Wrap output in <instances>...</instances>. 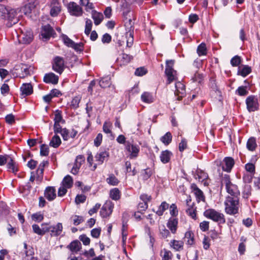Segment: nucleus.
Segmentation results:
<instances>
[{"mask_svg":"<svg viewBox=\"0 0 260 260\" xmlns=\"http://www.w3.org/2000/svg\"><path fill=\"white\" fill-rule=\"evenodd\" d=\"M225 212L230 215H236L239 213L240 203L239 198L228 196L224 201Z\"/></svg>","mask_w":260,"mask_h":260,"instance_id":"1","label":"nucleus"},{"mask_svg":"<svg viewBox=\"0 0 260 260\" xmlns=\"http://www.w3.org/2000/svg\"><path fill=\"white\" fill-rule=\"evenodd\" d=\"M221 186H225V189L228 193L233 196V198H238L240 195V191L238 186L232 183L230 177L229 175H224L221 178Z\"/></svg>","mask_w":260,"mask_h":260,"instance_id":"2","label":"nucleus"},{"mask_svg":"<svg viewBox=\"0 0 260 260\" xmlns=\"http://www.w3.org/2000/svg\"><path fill=\"white\" fill-rule=\"evenodd\" d=\"M175 60L173 59L166 60L165 75L167 78V84H169L177 79V72L174 69Z\"/></svg>","mask_w":260,"mask_h":260,"instance_id":"3","label":"nucleus"},{"mask_svg":"<svg viewBox=\"0 0 260 260\" xmlns=\"http://www.w3.org/2000/svg\"><path fill=\"white\" fill-rule=\"evenodd\" d=\"M204 215L207 218L220 224L225 222V218L223 213L216 211L214 209H208L205 211Z\"/></svg>","mask_w":260,"mask_h":260,"instance_id":"4","label":"nucleus"},{"mask_svg":"<svg viewBox=\"0 0 260 260\" xmlns=\"http://www.w3.org/2000/svg\"><path fill=\"white\" fill-rule=\"evenodd\" d=\"M124 149L128 154V157L130 159H135L139 156L140 153V146L132 141H127Z\"/></svg>","mask_w":260,"mask_h":260,"instance_id":"5","label":"nucleus"},{"mask_svg":"<svg viewBox=\"0 0 260 260\" xmlns=\"http://www.w3.org/2000/svg\"><path fill=\"white\" fill-rule=\"evenodd\" d=\"M247 110L249 112L257 111L259 109V103L257 98L254 95L248 96L246 100Z\"/></svg>","mask_w":260,"mask_h":260,"instance_id":"6","label":"nucleus"},{"mask_svg":"<svg viewBox=\"0 0 260 260\" xmlns=\"http://www.w3.org/2000/svg\"><path fill=\"white\" fill-rule=\"evenodd\" d=\"M186 209L185 210L186 213L188 216L193 220L197 219V207L193 202H192L190 196L187 197L186 200Z\"/></svg>","mask_w":260,"mask_h":260,"instance_id":"7","label":"nucleus"},{"mask_svg":"<svg viewBox=\"0 0 260 260\" xmlns=\"http://www.w3.org/2000/svg\"><path fill=\"white\" fill-rule=\"evenodd\" d=\"M47 233H49L51 237H57L61 235L63 230L61 223L58 222L56 225H51L50 222H47Z\"/></svg>","mask_w":260,"mask_h":260,"instance_id":"8","label":"nucleus"},{"mask_svg":"<svg viewBox=\"0 0 260 260\" xmlns=\"http://www.w3.org/2000/svg\"><path fill=\"white\" fill-rule=\"evenodd\" d=\"M52 69L60 75L64 69V59L60 56H56L54 58L52 63Z\"/></svg>","mask_w":260,"mask_h":260,"instance_id":"9","label":"nucleus"},{"mask_svg":"<svg viewBox=\"0 0 260 260\" xmlns=\"http://www.w3.org/2000/svg\"><path fill=\"white\" fill-rule=\"evenodd\" d=\"M114 204L111 201H106L102 206L100 211V215L102 218L109 217L113 212Z\"/></svg>","mask_w":260,"mask_h":260,"instance_id":"10","label":"nucleus"},{"mask_svg":"<svg viewBox=\"0 0 260 260\" xmlns=\"http://www.w3.org/2000/svg\"><path fill=\"white\" fill-rule=\"evenodd\" d=\"M68 9L72 16L79 17L83 14L82 8L75 2H70L68 5Z\"/></svg>","mask_w":260,"mask_h":260,"instance_id":"11","label":"nucleus"},{"mask_svg":"<svg viewBox=\"0 0 260 260\" xmlns=\"http://www.w3.org/2000/svg\"><path fill=\"white\" fill-rule=\"evenodd\" d=\"M0 11H2V16L3 18L6 19L7 18L10 21H11V23L9 25L7 24L8 26H12V24H15L17 21V19L15 18L14 17H11V15L13 14V11H9L4 6H0Z\"/></svg>","mask_w":260,"mask_h":260,"instance_id":"12","label":"nucleus"},{"mask_svg":"<svg viewBox=\"0 0 260 260\" xmlns=\"http://www.w3.org/2000/svg\"><path fill=\"white\" fill-rule=\"evenodd\" d=\"M50 7V14L52 17H56L61 12V6L59 0H51Z\"/></svg>","mask_w":260,"mask_h":260,"instance_id":"13","label":"nucleus"},{"mask_svg":"<svg viewBox=\"0 0 260 260\" xmlns=\"http://www.w3.org/2000/svg\"><path fill=\"white\" fill-rule=\"evenodd\" d=\"M109 157L108 149H101L95 156V160L99 165L102 164L104 161L108 160Z\"/></svg>","mask_w":260,"mask_h":260,"instance_id":"14","label":"nucleus"},{"mask_svg":"<svg viewBox=\"0 0 260 260\" xmlns=\"http://www.w3.org/2000/svg\"><path fill=\"white\" fill-rule=\"evenodd\" d=\"M175 94L177 96L178 100H182L185 95V85L181 82H177L175 83Z\"/></svg>","mask_w":260,"mask_h":260,"instance_id":"15","label":"nucleus"},{"mask_svg":"<svg viewBox=\"0 0 260 260\" xmlns=\"http://www.w3.org/2000/svg\"><path fill=\"white\" fill-rule=\"evenodd\" d=\"M191 189L193 192L197 201L199 203L201 201L205 202V197L203 192L197 186L195 183L191 184Z\"/></svg>","mask_w":260,"mask_h":260,"instance_id":"16","label":"nucleus"},{"mask_svg":"<svg viewBox=\"0 0 260 260\" xmlns=\"http://www.w3.org/2000/svg\"><path fill=\"white\" fill-rule=\"evenodd\" d=\"M46 225H47V222L42 223L41 224V227L37 224H34L32 225V231L38 235L43 236L47 233V229Z\"/></svg>","mask_w":260,"mask_h":260,"instance_id":"17","label":"nucleus"},{"mask_svg":"<svg viewBox=\"0 0 260 260\" xmlns=\"http://www.w3.org/2000/svg\"><path fill=\"white\" fill-rule=\"evenodd\" d=\"M59 77L53 73L46 74L43 78V81L46 83L52 84L54 85L58 83Z\"/></svg>","mask_w":260,"mask_h":260,"instance_id":"18","label":"nucleus"},{"mask_svg":"<svg viewBox=\"0 0 260 260\" xmlns=\"http://www.w3.org/2000/svg\"><path fill=\"white\" fill-rule=\"evenodd\" d=\"M178 224V219L176 217H170L167 223V226L170 230L171 232L175 234L176 233Z\"/></svg>","mask_w":260,"mask_h":260,"instance_id":"19","label":"nucleus"},{"mask_svg":"<svg viewBox=\"0 0 260 260\" xmlns=\"http://www.w3.org/2000/svg\"><path fill=\"white\" fill-rule=\"evenodd\" d=\"M235 164L234 159L231 157H226L223 159L222 170L227 172H231Z\"/></svg>","mask_w":260,"mask_h":260,"instance_id":"20","label":"nucleus"},{"mask_svg":"<svg viewBox=\"0 0 260 260\" xmlns=\"http://www.w3.org/2000/svg\"><path fill=\"white\" fill-rule=\"evenodd\" d=\"M133 59V56L125 53H122L117 59V62L120 66H125Z\"/></svg>","mask_w":260,"mask_h":260,"instance_id":"21","label":"nucleus"},{"mask_svg":"<svg viewBox=\"0 0 260 260\" xmlns=\"http://www.w3.org/2000/svg\"><path fill=\"white\" fill-rule=\"evenodd\" d=\"M72 253V254L77 253L82 248V245L80 242L78 240H74L67 247Z\"/></svg>","mask_w":260,"mask_h":260,"instance_id":"22","label":"nucleus"},{"mask_svg":"<svg viewBox=\"0 0 260 260\" xmlns=\"http://www.w3.org/2000/svg\"><path fill=\"white\" fill-rule=\"evenodd\" d=\"M184 238L186 245L189 247H191L195 244L194 235L191 231L188 230L186 232Z\"/></svg>","mask_w":260,"mask_h":260,"instance_id":"23","label":"nucleus"},{"mask_svg":"<svg viewBox=\"0 0 260 260\" xmlns=\"http://www.w3.org/2000/svg\"><path fill=\"white\" fill-rule=\"evenodd\" d=\"M44 196L49 201L54 200L56 197L54 187L52 186L46 187L44 192Z\"/></svg>","mask_w":260,"mask_h":260,"instance_id":"24","label":"nucleus"},{"mask_svg":"<svg viewBox=\"0 0 260 260\" xmlns=\"http://www.w3.org/2000/svg\"><path fill=\"white\" fill-rule=\"evenodd\" d=\"M21 94L24 96L30 95L33 92V88L30 83H23L20 87Z\"/></svg>","mask_w":260,"mask_h":260,"instance_id":"25","label":"nucleus"},{"mask_svg":"<svg viewBox=\"0 0 260 260\" xmlns=\"http://www.w3.org/2000/svg\"><path fill=\"white\" fill-rule=\"evenodd\" d=\"M171 248L176 251H180L183 249L184 242L182 240H172L170 243Z\"/></svg>","mask_w":260,"mask_h":260,"instance_id":"26","label":"nucleus"},{"mask_svg":"<svg viewBox=\"0 0 260 260\" xmlns=\"http://www.w3.org/2000/svg\"><path fill=\"white\" fill-rule=\"evenodd\" d=\"M194 177L196 179H198L199 181L204 182L205 185H206L207 179L208 178V175L206 172L201 170L198 169L196 172Z\"/></svg>","mask_w":260,"mask_h":260,"instance_id":"27","label":"nucleus"},{"mask_svg":"<svg viewBox=\"0 0 260 260\" xmlns=\"http://www.w3.org/2000/svg\"><path fill=\"white\" fill-rule=\"evenodd\" d=\"M251 68L248 65H242L239 67L237 74L245 77L251 72Z\"/></svg>","mask_w":260,"mask_h":260,"instance_id":"28","label":"nucleus"},{"mask_svg":"<svg viewBox=\"0 0 260 260\" xmlns=\"http://www.w3.org/2000/svg\"><path fill=\"white\" fill-rule=\"evenodd\" d=\"M141 99L143 102L147 104L152 103L155 100V98L153 94L149 92H143L141 96Z\"/></svg>","mask_w":260,"mask_h":260,"instance_id":"29","label":"nucleus"},{"mask_svg":"<svg viewBox=\"0 0 260 260\" xmlns=\"http://www.w3.org/2000/svg\"><path fill=\"white\" fill-rule=\"evenodd\" d=\"M48 164L47 161H43L39 166L38 169L36 171L37 176L36 177L37 180L41 181L43 178V173L45 167Z\"/></svg>","mask_w":260,"mask_h":260,"instance_id":"30","label":"nucleus"},{"mask_svg":"<svg viewBox=\"0 0 260 260\" xmlns=\"http://www.w3.org/2000/svg\"><path fill=\"white\" fill-rule=\"evenodd\" d=\"M172 155V153L168 150L162 151L160 155V159L163 164H167L170 161Z\"/></svg>","mask_w":260,"mask_h":260,"instance_id":"31","label":"nucleus"},{"mask_svg":"<svg viewBox=\"0 0 260 260\" xmlns=\"http://www.w3.org/2000/svg\"><path fill=\"white\" fill-rule=\"evenodd\" d=\"M7 163L8 170L12 173L16 174L18 171V167L13 158L10 156Z\"/></svg>","mask_w":260,"mask_h":260,"instance_id":"32","label":"nucleus"},{"mask_svg":"<svg viewBox=\"0 0 260 260\" xmlns=\"http://www.w3.org/2000/svg\"><path fill=\"white\" fill-rule=\"evenodd\" d=\"M53 31V29L50 25H45L43 27L41 34L43 38L49 39Z\"/></svg>","mask_w":260,"mask_h":260,"instance_id":"33","label":"nucleus"},{"mask_svg":"<svg viewBox=\"0 0 260 260\" xmlns=\"http://www.w3.org/2000/svg\"><path fill=\"white\" fill-rule=\"evenodd\" d=\"M92 18L94 20L95 25H99L103 19V15L101 13L96 12V11H92Z\"/></svg>","mask_w":260,"mask_h":260,"instance_id":"34","label":"nucleus"},{"mask_svg":"<svg viewBox=\"0 0 260 260\" xmlns=\"http://www.w3.org/2000/svg\"><path fill=\"white\" fill-rule=\"evenodd\" d=\"M106 181L109 185L112 186H117L120 182L118 179L113 174H109Z\"/></svg>","mask_w":260,"mask_h":260,"instance_id":"35","label":"nucleus"},{"mask_svg":"<svg viewBox=\"0 0 260 260\" xmlns=\"http://www.w3.org/2000/svg\"><path fill=\"white\" fill-rule=\"evenodd\" d=\"M154 173L153 169L147 168L145 169L142 170L141 173V176L143 180H147Z\"/></svg>","mask_w":260,"mask_h":260,"instance_id":"36","label":"nucleus"},{"mask_svg":"<svg viewBox=\"0 0 260 260\" xmlns=\"http://www.w3.org/2000/svg\"><path fill=\"white\" fill-rule=\"evenodd\" d=\"M109 196L113 200L117 201L120 198L121 193L118 188H114L110 190Z\"/></svg>","mask_w":260,"mask_h":260,"instance_id":"37","label":"nucleus"},{"mask_svg":"<svg viewBox=\"0 0 260 260\" xmlns=\"http://www.w3.org/2000/svg\"><path fill=\"white\" fill-rule=\"evenodd\" d=\"M80 5L85 7V9L87 12L90 11H94V8L93 3L89 2V0H80Z\"/></svg>","mask_w":260,"mask_h":260,"instance_id":"38","label":"nucleus"},{"mask_svg":"<svg viewBox=\"0 0 260 260\" xmlns=\"http://www.w3.org/2000/svg\"><path fill=\"white\" fill-rule=\"evenodd\" d=\"M61 142L60 137L58 135H55L52 138L50 142L49 145L51 147L56 148L60 146Z\"/></svg>","mask_w":260,"mask_h":260,"instance_id":"39","label":"nucleus"},{"mask_svg":"<svg viewBox=\"0 0 260 260\" xmlns=\"http://www.w3.org/2000/svg\"><path fill=\"white\" fill-rule=\"evenodd\" d=\"M73 184V180L72 177L70 175H67L63 178L62 181V186L70 188L72 187Z\"/></svg>","mask_w":260,"mask_h":260,"instance_id":"40","label":"nucleus"},{"mask_svg":"<svg viewBox=\"0 0 260 260\" xmlns=\"http://www.w3.org/2000/svg\"><path fill=\"white\" fill-rule=\"evenodd\" d=\"M197 52L199 56L206 55L207 53L206 44L204 43L200 44L197 48Z\"/></svg>","mask_w":260,"mask_h":260,"instance_id":"41","label":"nucleus"},{"mask_svg":"<svg viewBox=\"0 0 260 260\" xmlns=\"http://www.w3.org/2000/svg\"><path fill=\"white\" fill-rule=\"evenodd\" d=\"M257 146L256 140L254 138L252 137L249 138L246 144L247 149L250 151H253L255 149Z\"/></svg>","mask_w":260,"mask_h":260,"instance_id":"42","label":"nucleus"},{"mask_svg":"<svg viewBox=\"0 0 260 260\" xmlns=\"http://www.w3.org/2000/svg\"><path fill=\"white\" fill-rule=\"evenodd\" d=\"M169 207V204H168L166 202L164 201L161 203L160 205L159 206L157 211L156 212V213L157 215L160 216H162L164 213V212L168 209Z\"/></svg>","mask_w":260,"mask_h":260,"instance_id":"43","label":"nucleus"},{"mask_svg":"<svg viewBox=\"0 0 260 260\" xmlns=\"http://www.w3.org/2000/svg\"><path fill=\"white\" fill-rule=\"evenodd\" d=\"M172 140V135L170 132H167L164 136L161 137L160 141L165 145H168Z\"/></svg>","mask_w":260,"mask_h":260,"instance_id":"44","label":"nucleus"},{"mask_svg":"<svg viewBox=\"0 0 260 260\" xmlns=\"http://www.w3.org/2000/svg\"><path fill=\"white\" fill-rule=\"evenodd\" d=\"M252 187L250 185H245L242 191V196L244 199H248L251 194Z\"/></svg>","mask_w":260,"mask_h":260,"instance_id":"45","label":"nucleus"},{"mask_svg":"<svg viewBox=\"0 0 260 260\" xmlns=\"http://www.w3.org/2000/svg\"><path fill=\"white\" fill-rule=\"evenodd\" d=\"M54 122L56 123L61 122L62 123H64L65 122V120L62 118L61 111L59 110H57L55 111L54 113Z\"/></svg>","mask_w":260,"mask_h":260,"instance_id":"46","label":"nucleus"},{"mask_svg":"<svg viewBox=\"0 0 260 260\" xmlns=\"http://www.w3.org/2000/svg\"><path fill=\"white\" fill-rule=\"evenodd\" d=\"M161 256L162 260H171L173 254L170 250L164 249L161 251Z\"/></svg>","mask_w":260,"mask_h":260,"instance_id":"47","label":"nucleus"},{"mask_svg":"<svg viewBox=\"0 0 260 260\" xmlns=\"http://www.w3.org/2000/svg\"><path fill=\"white\" fill-rule=\"evenodd\" d=\"M61 38L65 45L68 47H71L74 44V42L70 39L66 35L62 34Z\"/></svg>","mask_w":260,"mask_h":260,"instance_id":"48","label":"nucleus"},{"mask_svg":"<svg viewBox=\"0 0 260 260\" xmlns=\"http://www.w3.org/2000/svg\"><path fill=\"white\" fill-rule=\"evenodd\" d=\"M110 83V78L109 77H103L99 81V85L102 88L109 86Z\"/></svg>","mask_w":260,"mask_h":260,"instance_id":"49","label":"nucleus"},{"mask_svg":"<svg viewBox=\"0 0 260 260\" xmlns=\"http://www.w3.org/2000/svg\"><path fill=\"white\" fill-rule=\"evenodd\" d=\"M31 219L32 220L40 222L44 219V214L41 212H38L31 215Z\"/></svg>","mask_w":260,"mask_h":260,"instance_id":"50","label":"nucleus"},{"mask_svg":"<svg viewBox=\"0 0 260 260\" xmlns=\"http://www.w3.org/2000/svg\"><path fill=\"white\" fill-rule=\"evenodd\" d=\"M33 40V35L30 32H28L27 34H23L22 38V41L23 43L29 44Z\"/></svg>","mask_w":260,"mask_h":260,"instance_id":"51","label":"nucleus"},{"mask_svg":"<svg viewBox=\"0 0 260 260\" xmlns=\"http://www.w3.org/2000/svg\"><path fill=\"white\" fill-rule=\"evenodd\" d=\"M236 94L240 96H245L248 94V91L246 86H241L238 87L236 91Z\"/></svg>","mask_w":260,"mask_h":260,"instance_id":"52","label":"nucleus"},{"mask_svg":"<svg viewBox=\"0 0 260 260\" xmlns=\"http://www.w3.org/2000/svg\"><path fill=\"white\" fill-rule=\"evenodd\" d=\"M159 232L160 236L163 238H167L171 236L170 231L164 225L159 228Z\"/></svg>","mask_w":260,"mask_h":260,"instance_id":"53","label":"nucleus"},{"mask_svg":"<svg viewBox=\"0 0 260 260\" xmlns=\"http://www.w3.org/2000/svg\"><path fill=\"white\" fill-rule=\"evenodd\" d=\"M126 37L127 38L126 46L128 47H131L134 42L133 32L131 31L127 32Z\"/></svg>","mask_w":260,"mask_h":260,"instance_id":"54","label":"nucleus"},{"mask_svg":"<svg viewBox=\"0 0 260 260\" xmlns=\"http://www.w3.org/2000/svg\"><path fill=\"white\" fill-rule=\"evenodd\" d=\"M81 101V98L79 96H75L73 98L71 102V107L76 109L79 107V104Z\"/></svg>","mask_w":260,"mask_h":260,"instance_id":"55","label":"nucleus"},{"mask_svg":"<svg viewBox=\"0 0 260 260\" xmlns=\"http://www.w3.org/2000/svg\"><path fill=\"white\" fill-rule=\"evenodd\" d=\"M92 26V22L90 19H87L86 21L85 28V34L88 36L91 30Z\"/></svg>","mask_w":260,"mask_h":260,"instance_id":"56","label":"nucleus"},{"mask_svg":"<svg viewBox=\"0 0 260 260\" xmlns=\"http://www.w3.org/2000/svg\"><path fill=\"white\" fill-rule=\"evenodd\" d=\"M241 63V58L238 55L233 57L231 60V63L233 67H238Z\"/></svg>","mask_w":260,"mask_h":260,"instance_id":"57","label":"nucleus"},{"mask_svg":"<svg viewBox=\"0 0 260 260\" xmlns=\"http://www.w3.org/2000/svg\"><path fill=\"white\" fill-rule=\"evenodd\" d=\"M112 124L110 121H105L103 124V129L104 132L106 134L112 133L111 131Z\"/></svg>","mask_w":260,"mask_h":260,"instance_id":"58","label":"nucleus"},{"mask_svg":"<svg viewBox=\"0 0 260 260\" xmlns=\"http://www.w3.org/2000/svg\"><path fill=\"white\" fill-rule=\"evenodd\" d=\"M170 213L173 217H175L178 214V210L177 206L175 204H172L170 206Z\"/></svg>","mask_w":260,"mask_h":260,"instance_id":"59","label":"nucleus"},{"mask_svg":"<svg viewBox=\"0 0 260 260\" xmlns=\"http://www.w3.org/2000/svg\"><path fill=\"white\" fill-rule=\"evenodd\" d=\"M77 52H82L84 50V44L83 43H76L74 42V44L71 47Z\"/></svg>","mask_w":260,"mask_h":260,"instance_id":"60","label":"nucleus"},{"mask_svg":"<svg viewBox=\"0 0 260 260\" xmlns=\"http://www.w3.org/2000/svg\"><path fill=\"white\" fill-rule=\"evenodd\" d=\"M49 152V147L45 144H42L40 148V154L41 156H48Z\"/></svg>","mask_w":260,"mask_h":260,"instance_id":"61","label":"nucleus"},{"mask_svg":"<svg viewBox=\"0 0 260 260\" xmlns=\"http://www.w3.org/2000/svg\"><path fill=\"white\" fill-rule=\"evenodd\" d=\"M85 157L82 155H79L76 157L75 164L78 167H81V165L85 162Z\"/></svg>","mask_w":260,"mask_h":260,"instance_id":"62","label":"nucleus"},{"mask_svg":"<svg viewBox=\"0 0 260 260\" xmlns=\"http://www.w3.org/2000/svg\"><path fill=\"white\" fill-rule=\"evenodd\" d=\"M147 70L144 67L137 68L135 72V74L138 76H142L147 73Z\"/></svg>","mask_w":260,"mask_h":260,"instance_id":"63","label":"nucleus"},{"mask_svg":"<svg viewBox=\"0 0 260 260\" xmlns=\"http://www.w3.org/2000/svg\"><path fill=\"white\" fill-rule=\"evenodd\" d=\"M79 240L82 242L84 245H89L90 242V240L85 234L81 235L79 236Z\"/></svg>","mask_w":260,"mask_h":260,"instance_id":"64","label":"nucleus"}]
</instances>
